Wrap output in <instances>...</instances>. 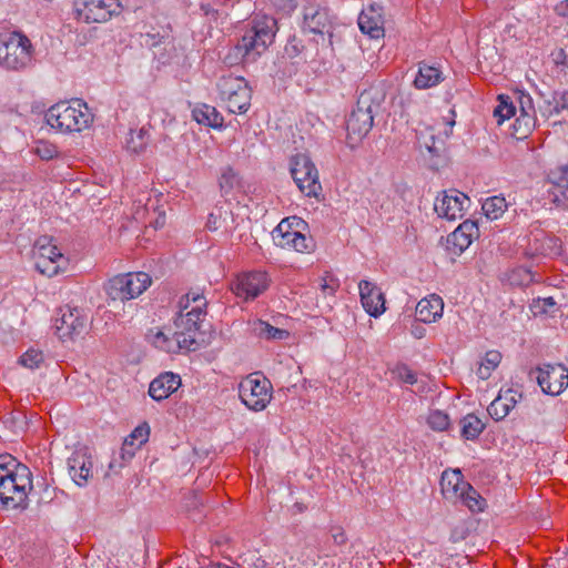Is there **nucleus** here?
I'll use <instances>...</instances> for the list:
<instances>
[{"label": "nucleus", "instance_id": "obj_1", "mask_svg": "<svg viewBox=\"0 0 568 568\" xmlns=\"http://www.w3.org/2000/svg\"><path fill=\"white\" fill-rule=\"evenodd\" d=\"M30 469L12 455H0V507L24 508L28 491L32 488Z\"/></svg>", "mask_w": 568, "mask_h": 568}, {"label": "nucleus", "instance_id": "obj_2", "mask_svg": "<svg viewBox=\"0 0 568 568\" xmlns=\"http://www.w3.org/2000/svg\"><path fill=\"white\" fill-rule=\"evenodd\" d=\"M277 22L270 16H255L236 45L226 57L230 63L254 62L274 41Z\"/></svg>", "mask_w": 568, "mask_h": 568}, {"label": "nucleus", "instance_id": "obj_3", "mask_svg": "<svg viewBox=\"0 0 568 568\" xmlns=\"http://www.w3.org/2000/svg\"><path fill=\"white\" fill-rule=\"evenodd\" d=\"M47 123L60 132H80L93 120L88 104L82 100L72 103L59 102L45 112Z\"/></svg>", "mask_w": 568, "mask_h": 568}, {"label": "nucleus", "instance_id": "obj_4", "mask_svg": "<svg viewBox=\"0 0 568 568\" xmlns=\"http://www.w3.org/2000/svg\"><path fill=\"white\" fill-rule=\"evenodd\" d=\"M180 313L174 320L176 334L192 339V351L195 349L196 334L206 315V300L200 293H187L179 302Z\"/></svg>", "mask_w": 568, "mask_h": 568}, {"label": "nucleus", "instance_id": "obj_5", "mask_svg": "<svg viewBox=\"0 0 568 568\" xmlns=\"http://www.w3.org/2000/svg\"><path fill=\"white\" fill-rule=\"evenodd\" d=\"M375 94L376 92L373 89L364 90L359 94L356 108L346 122L347 136L351 141H361L372 130L374 112L379 106V102L375 101Z\"/></svg>", "mask_w": 568, "mask_h": 568}, {"label": "nucleus", "instance_id": "obj_6", "mask_svg": "<svg viewBox=\"0 0 568 568\" xmlns=\"http://www.w3.org/2000/svg\"><path fill=\"white\" fill-rule=\"evenodd\" d=\"M32 254L36 268L42 275L53 277L68 270L69 258L62 254L51 236H40L34 242Z\"/></svg>", "mask_w": 568, "mask_h": 568}, {"label": "nucleus", "instance_id": "obj_7", "mask_svg": "<svg viewBox=\"0 0 568 568\" xmlns=\"http://www.w3.org/2000/svg\"><path fill=\"white\" fill-rule=\"evenodd\" d=\"M32 62V44L28 37L12 32L0 41V64L9 70H23Z\"/></svg>", "mask_w": 568, "mask_h": 568}, {"label": "nucleus", "instance_id": "obj_8", "mask_svg": "<svg viewBox=\"0 0 568 568\" xmlns=\"http://www.w3.org/2000/svg\"><path fill=\"white\" fill-rule=\"evenodd\" d=\"M272 384L261 373H252L239 384V396L251 410H264L272 399Z\"/></svg>", "mask_w": 568, "mask_h": 568}, {"label": "nucleus", "instance_id": "obj_9", "mask_svg": "<svg viewBox=\"0 0 568 568\" xmlns=\"http://www.w3.org/2000/svg\"><path fill=\"white\" fill-rule=\"evenodd\" d=\"M152 283L148 273L119 274L109 280L105 292L113 301H130L140 296Z\"/></svg>", "mask_w": 568, "mask_h": 568}, {"label": "nucleus", "instance_id": "obj_10", "mask_svg": "<svg viewBox=\"0 0 568 568\" xmlns=\"http://www.w3.org/2000/svg\"><path fill=\"white\" fill-rule=\"evenodd\" d=\"M122 12L118 0H74V19L84 23H104Z\"/></svg>", "mask_w": 568, "mask_h": 568}, {"label": "nucleus", "instance_id": "obj_11", "mask_svg": "<svg viewBox=\"0 0 568 568\" xmlns=\"http://www.w3.org/2000/svg\"><path fill=\"white\" fill-rule=\"evenodd\" d=\"M291 174L300 191L308 197L322 192L318 171L306 154H296L291 160Z\"/></svg>", "mask_w": 568, "mask_h": 568}, {"label": "nucleus", "instance_id": "obj_12", "mask_svg": "<svg viewBox=\"0 0 568 568\" xmlns=\"http://www.w3.org/2000/svg\"><path fill=\"white\" fill-rule=\"evenodd\" d=\"M270 286V277L263 271H250L237 274L231 282V291L244 301H253Z\"/></svg>", "mask_w": 568, "mask_h": 568}, {"label": "nucleus", "instance_id": "obj_13", "mask_svg": "<svg viewBox=\"0 0 568 568\" xmlns=\"http://www.w3.org/2000/svg\"><path fill=\"white\" fill-rule=\"evenodd\" d=\"M530 376L549 395H559L568 386V368L561 364H545L532 369Z\"/></svg>", "mask_w": 568, "mask_h": 568}, {"label": "nucleus", "instance_id": "obj_14", "mask_svg": "<svg viewBox=\"0 0 568 568\" xmlns=\"http://www.w3.org/2000/svg\"><path fill=\"white\" fill-rule=\"evenodd\" d=\"M87 327V316L77 307L65 306L59 310L54 328L62 342L73 341L80 336Z\"/></svg>", "mask_w": 568, "mask_h": 568}, {"label": "nucleus", "instance_id": "obj_15", "mask_svg": "<svg viewBox=\"0 0 568 568\" xmlns=\"http://www.w3.org/2000/svg\"><path fill=\"white\" fill-rule=\"evenodd\" d=\"M470 204V199L457 191H443L435 200L434 210L437 215L448 221H455L464 217L466 210Z\"/></svg>", "mask_w": 568, "mask_h": 568}, {"label": "nucleus", "instance_id": "obj_16", "mask_svg": "<svg viewBox=\"0 0 568 568\" xmlns=\"http://www.w3.org/2000/svg\"><path fill=\"white\" fill-rule=\"evenodd\" d=\"M332 27L328 9L315 1H308L303 8L302 29L305 32L324 36Z\"/></svg>", "mask_w": 568, "mask_h": 568}, {"label": "nucleus", "instance_id": "obj_17", "mask_svg": "<svg viewBox=\"0 0 568 568\" xmlns=\"http://www.w3.org/2000/svg\"><path fill=\"white\" fill-rule=\"evenodd\" d=\"M69 475L78 486L87 485L93 474L92 456L88 447L75 449L68 458Z\"/></svg>", "mask_w": 568, "mask_h": 568}, {"label": "nucleus", "instance_id": "obj_18", "mask_svg": "<svg viewBox=\"0 0 568 568\" xmlns=\"http://www.w3.org/2000/svg\"><path fill=\"white\" fill-rule=\"evenodd\" d=\"M528 248L532 255L555 257L561 255L562 243L560 239L542 230H538L530 234Z\"/></svg>", "mask_w": 568, "mask_h": 568}, {"label": "nucleus", "instance_id": "obj_19", "mask_svg": "<svg viewBox=\"0 0 568 568\" xmlns=\"http://www.w3.org/2000/svg\"><path fill=\"white\" fill-rule=\"evenodd\" d=\"M361 303L364 310L374 317L385 312V296L379 287L369 281H361L358 284Z\"/></svg>", "mask_w": 568, "mask_h": 568}, {"label": "nucleus", "instance_id": "obj_20", "mask_svg": "<svg viewBox=\"0 0 568 568\" xmlns=\"http://www.w3.org/2000/svg\"><path fill=\"white\" fill-rule=\"evenodd\" d=\"M384 10L379 4H371L364 9L358 17V27L363 33L373 39L384 37Z\"/></svg>", "mask_w": 568, "mask_h": 568}, {"label": "nucleus", "instance_id": "obj_21", "mask_svg": "<svg viewBox=\"0 0 568 568\" xmlns=\"http://www.w3.org/2000/svg\"><path fill=\"white\" fill-rule=\"evenodd\" d=\"M548 182L550 184L548 193L552 196L551 201L558 206L566 205L568 200V165L550 170Z\"/></svg>", "mask_w": 568, "mask_h": 568}, {"label": "nucleus", "instance_id": "obj_22", "mask_svg": "<svg viewBox=\"0 0 568 568\" xmlns=\"http://www.w3.org/2000/svg\"><path fill=\"white\" fill-rule=\"evenodd\" d=\"M181 385L179 375L166 372L153 379L149 387V395L155 400L168 398Z\"/></svg>", "mask_w": 568, "mask_h": 568}, {"label": "nucleus", "instance_id": "obj_23", "mask_svg": "<svg viewBox=\"0 0 568 568\" xmlns=\"http://www.w3.org/2000/svg\"><path fill=\"white\" fill-rule=\"evenodd\" d=\"M444 310L443 298L436 294H432L422 298L416 306V317L424 323H433L442 317Z\"/></svg>", "mask_w": 568, "mask_h": 568}, {"label": "nucleus", "instance_id": "obj_24", "mask_svg": "<svg viewBox=\"0 0 568 568\" xmlns=\"http://www.w3.org/2000/svg\"><path fill=\"white\" fill-rule=\"evenodd\" d=\"M528 102V106H525L524 100H520V114L516 118L513 124V135L521 140L528 136L531 130L535 128V110L530 104V97H525Z\"/></svg>", "mask_w": 568, "mask_h": 568}, {"label": "nucleus", "instance_id": "obj_25", "mask_svg": "<svg viewBox=\"0 0 568 568\" xmlns=\"http://www.w3.org/2000/svg\"><path fill=\"white\" fill-rule=\"evenodd\" d=\"M443 80V72L439 68L426 62H419L418 72L413 84L418 90H426L438 85Z\"/></svg>", "mask_w": 568, "mask_h": 568}, {"label": "nucleus", "instance_id": "obj_26", "mask_svg": "<svg viewBox=\"0 0 568 568\" xmlns=\"http://www.w3.org/2000/svg\"><path fill=\"white\" fill-rule=\"evenodd\" d=\"M468 483L464 480L460 470L444 471L440 478L442 493L447 499L457 500L465 491Z\"/></svg>", "mask_w": 568, "mask_h": 568}, {"label": "nucleus", "instance_id": "obj_27", "mask_svg": "<svg viewBox=\"0 0 568 568\" xmlns=\"http://www.w3.org/2000/svg\"><path fill=\"white\" fill-rule=\"evenodd\" d=\"M155 347L168 353H176L180 351H192V339L181 337L176 331L172 336L159 331L152 339Z\"/></svg>", "mask_w": 568, "mask_h": 568}, {"label": "nucleus", "instance_id": "obj_28", "mask_svg": "<svg viewBox=\"0 0 568 568\" xmlns=\"http://www.w3.org/2000/svg\"><path fill=\"white\" fill-rule=\"evenodd\" d=\"M303 221L297 220L296 217L284 219L273 231V239L276 244L283 248H291L294 243L295 236L294 233H298V230H293L292 226L295 223L296 225L301 224Z\"/></svg>", "mask_w": 568, "mask_h": 568}, {"label": "nucleus", "instance_id": "obj_29", "mask_svg": "<svg viewBox=\"0 0 568 568\" xmlns=\"http://www.w3.org/2000/svg\"><path fill=\"white\" fill-rule=\"evenodd\" d=\"M417 141L419 148L425 149L432 155H439L445 145V139L436 135L432 126H426L417 131Z\"/></svg>", "mask_w": 568, "mask_h": 568}, {"label": "nucleus", "instance_id": "obj_30", "mask_svg": "<svg viewBox=\"0 0 568 568\" xmlns=\"http://www.w3.org/2000/svg\"><path fill=\"white\" fill-rule=\"evenodd\" d=\"M192 118L202 125L211 126L214 129L223 126V116L221 113L209 104L195 106L192 110Z\"/></svg>", "mask_w": 568, "mask_h": 568}, {"label": "nucleus", "instance_id": "obj_31", "mask_svg": "<svg viewBox=\"0 0 568 568\" xmlns=\"http://www.w3.org/2000/svg\"><path fill=\"white\" fill-rule=\"evenodd\" d=\"M460 436L465 440H475L486 428V424L475 414H467L459 420Z\"/></svg>", "mask_w": 568, "mask_h": 568}, {"label": "nucleus", "instance_id": "obj_32", "mask_svg": "<svg viewBox=\"0 0 568 568\" xmlns=\"http://www.w3.org/2000/svg\"><path fill=\"white\" fill-rule=\"evenodd\" d=\"M247 87V82L241 77H222L217 82L220 97L224 101Z\"/></svg>", "mask_w": 568, "mask_h": 568}, {"label": "nucleus", "instance_id": "obj_33", "mask_svg": "<svg viewBox=\"0 0 568 568\" xmlns=\"http://www.w3.org/2000/svg\"><path fill=\"white\" fill-rule=\"evenodd\" d=\"M227 110L231 113H244L247 111L251 104V89L250 87L237 91L234 95L229 98L226 101Z\"/></svg>", "mask_w": 568, "mask_h": 568}, {"label": "nucleus", "instance_id": "obj_34", "mask_svg": "<svg viewBox=\"0 0 568 568\" xmlns=\"http://www.w3.org/2000/svg\"><path fill=\"white\" fill-rule=\"evenodd\" d=\"M487 219L494 221L503 216L507 210V202L503 196H491L485 200L481 206Z\"/></svg>", "mask_w": 568, "mask_h": 568}, {"label": "nucleus", "instance_id": "obj_35", "mask_svg": "<svg viewBox=\"0 0 568 568\" xmlns=\"http://www.w3.org/2000/svg\"><path fill=\"white\" fill-rule=\"evenodd\" d=\"M462 493L457 500H460L470 511L478 513L484 509L485 499L470 484H468L465 491Z\"/></svg>", "mask_w": 568, "mask_h": 568}, {"label": "nucleus", "instance_id": "obj_36", "mask_svg": "<svg viewBox=\"0 0 568 568\" xmlns=\"http://www.w3.org/2000/svg\"><path fill=\"white\" fill-rule=\"evenodd\" d=\"M516 115V106L508 95L500 94L498 97V104L494 110V118L500 125L505 120Z\"/></svg>", "mask_w": 568, "mask_h": 568}, {"label": "nucleus", "instance_id": "obj_37", "mask_svg": "<svg viewBox=\"0 0 568 568\" xmlns=\"http://www.w3.org/2000/svg\"><path fill=\"white\" fill-rule=\"evenodd\" d=\"M149 134L145 129H140L139 131H131L129 138L126 139V148L129 151L133 153H141L148 145Z\"/></svg>", "mask_w": 568, "mask_h": 568}, {"label": "nucleus", "instance_id": "obj_38", "mask_svg": "<svg viewBox=\"0 0 568 568\" xmlns=\"http://www.w3.org/2000/svg\"><path fill=\"white\" fill-rule=\"evenodd\" d=\"M507 403V394L498 395L488 406L487 412L495 420H501L509 414V404Z\"/></svg>", "mask_w": 568, "mask_h": 568}, {"label": "nucleus", "instance_id": "obj_39", "mask_svg": "<svg viewBox=\"0 0 568 568\" xmlns=\"http://www.w3.org/2000/svg\"><path fill=\"white\" fill-rule=\"evenodd\" d=\"M219 185L224 194H229L240 185V178L232 168L227 166L221 173Z\"/></svg>", "mask_w": 568, "mask_h": 568}, {"label": "nucleus", "instance_id": "obj_40", "mask_svg": "<svg viewBox=\"0 0 568 568\" xmlns=\"http://www.w3.org/2000/svg\"><path fill=\"white\" fill-rule=\"evenodd\" d=\"M43 362H44L43 353L36 348H29L19 358V363L29 369L39 368Z\"/></svg>", "mask_w": 568, "mask_h": 568}, {"label": "nucleus", "instance_id": "obj_41", "mask_svg": "<svg viewBox=\"0 0 568 568\" xmlns=\"http://www.w3.org/2000/svg\"><path fill=\"white\" fill-rule=\"evenodd\" d=\"M427 424L435 432H444L448 429L450 420L446 413L433 410L427 417Z\"/></svg>", "mask_w": 568, "mask_h": 568}, {"label": "nucleus", "instance_id": "obj_42", "mask_svg": "<svg viewBox=\"0 0 568 568\" xmlns=\"http://www.w3.org/2000/svg\"><path fill=\"white\" fill-rule=\"evenodd\" d=\"M549 104L552 106L551 113L568 118V91H556Z\"/></svg>", "mask_w": 568, "mask_h": 568}, {"label": "nucleus", "instance_id": "obj_43", "mask_svg": "<svg viewBox=\"0 0 568 568\" xmlns=\"http://www.w3.org/2000/svg\"><path fill=\"white\" fill-rule=\"evenodd\" d=\"M34 153L42 160H52L59 153L58 148L49 141H38L33 149Z\"/></svg>", "mask_w": 568, "mask_h": 568}, {"label": "nucleus", "instance_id": "obj_44", "mask_svg": "<svg viewBox=\"0 0 568 568\" xmlns=\"http://www.w3.org/2000/svg\"><path fill=\"white\" fill-rule=\"evenodd\" d=\"M260 334L267 339H285L290 333L286 329L277 328L266 322H260Z\"/></svg>", "mask_w": 568, "mask_h": 568}, {"label": "nucleus", "instance_id": "obj_45", "mask_svg": "<svg viewBox=\"0 0 568 568\" xmlns=\"http://www.w3.org/2000/svg\"><path fill=\"white\" fill-rule=\"evenodd\" d=\"M462 234H465L468 239L471 241L475 237H478L479 230L475 222L473 221H465L463 222L456 230H455V239H458V236H462Z\"/></svg>", "mask_w": 568, "mask_h": 568}, {"label": "nucleus", "instance_id": "obj_46", "mask_svg": "<svg viewBox=\"0 0 568 568\" xmlns=\"http://www.w3.org/2000/svg\"><path fill=\"white\" fill-rule=\"evenodd\" d=\"M320 286L324 296H334L335 292L339 287V282L333 275L326 274L322 277Z\"/></svg>", "mask_w": 568, "mask_h": 568}, {"label": "nucleus", "instance_id": "obj_47", "mask_svg": "<svg viewBox=\"0 0 568 568\" xmlns=\"http://www.w3.org/2000/svg\"><path fill=\"white\" fill-rule=\"evenodd\" d=\"M295 240L292 244L291 248L296 252H308L313 247V240L311 237H306L301 231L298 233H294Z\"/></svg>", "mask_w": 568, "mask_h": 568}, {"label": "nucleus", "instance_id": "obj_48", "mask_svg": "<svg viewBox=\"0 0 568 568\" xmlns=\"http://www.w3.org/2000/svg\"><path fill=\"white\" fill-rule=\"evenodd\" d=\"M304 44H303V41L296 37H292L290 38V40L287 41L285 48H284V51H285V54L291 58V59H294L296 57H298L303 50H304Z\"/></svg>", "mask_w": 568, "mask_h": 568}, {"label": "nucleus", "instance_id": "obj_49", "mask_svg": "<svg viewBox=\"0 0 568 568\" xmlns=\"http://www.w3.org/2000/svg\"><path fill=\"white\" fill-rule=\"evenodd\" d=\"M150 436V427L148 423H142L141 425L136 426L133 432L128 436L132 440L136 442L139 445H143L148 442Z\"/></svg>", "mask_w": 568, "mask_h": 568}, {"label": "nucleus", "instance_id": "obj_50", "mask_svg": "<svg viewBox=\"0 0 568 568\" xmlns=\"http://www.w3.org/2000/svg\"><path fill=\"white\" fill-rule=\"evenodd\" d=\"M395 373L397 377L406 384H415L417 382V375L406 365H399L396 367Z\"/></svg>", "mask_w": 568, "mask_h": 568}, {"label": "nucleus", "instance_id": "obj_51", "mask_svg": "<svg viewBox=\"0 0 568 568\" xmlns=\"http://www.w3.org/2000/svg\"><path fill=\"white\" fill-rule=\"evenodd\" d=\"M510 280H511V283H516L519 285H527L532 281V274L530 271L520 267V268L513 271Z\"/></svg>", "mask_w": 568, "mask_h": 568}, {"label": "nucleus", "instance_id": "obj_52", "mask_svg": "<svg viewBox=\"0 0 568 568\" xmlns=\"http://www.w3.org/2000/svg\"><path fill=\"white\" fill-rule=\"evenodd\" d=\"M471 240L468 239L465 234L455 239V231L448 236V243L455 246L459 252H464L470 244Z\"/></svg>", "mask_w": 568, "mask_h": 568}, {"label": "nucleus", "instance_id": "obj_53", "mask_svg": "<svg viewBox=\"0 0 568 568\" xmlns=\"http://www.w3.org/2000/svg\"><path fill=\"white\" fill-rule=\"evenodd\" d=\"M140 447H141V445H139L136 442L132 440L130 437H126L121 447L122 458H125V456L131 458L132 456H134L135 452Z\"/></svg>", "mask_w": 568, "mask_h": 568}, {"label": "nucleus", "instance_id": "obj_54", "mask_svg": "<svg viewBox=\"0 0 568 568\" xmlns=\"http://www.w3.org/2000/svg\"><path fill=\"white\" fill-rule=\"evenodd\" d=\"M501 361V354L498 351H488L481 363L489 366L488 368L495 369Z\"/></svg>", "mask_w": 568, "mask_h": 568}, {"label": "nucleus", "instance_id": "obj_55", "mask_svg": "<svg viewBox=\"0 0 568 568\" xmlns=\"http://www.w3.org/2000/svg\"><path fill=\"white\" fill-rule=\"evenodd\" d=\"M555 306V302L551 297L544 298L538 301L537 304L534 305L535 313H547L551 307Z\"/></svg>", "mask_w": 568, "mask_h": 568}, {"label": "nucleus", "instance_id": "obj_56", "mask_svg": "<svg viewBox=\"0 0 568 568\" xmlns=\"http://www.w3.org/2000/svg\"><path fill=\"white\" fill-rule=\"evenodd\" d=\"M220 215H216L214 212L213 213H210V215L207 216V221H206V229L210 230V231H216L220 229L221 226V223H220Z\"/></svg>", "mask_w": 568, "mask_h": 568}, {"label": "nucleus", "instance_id": "obj_57", "mask_svg": "<svg viewBox=\"0 0 568 568\" xmlns=\"http://www.w3.org/2000/svg\"><path fill=\"white\" fill-rule=\"evenodd\" d=\"M488 367H489V366H487L486 364L480 363V364H479V367H478V368H477V371H476L477 376H478L479 378H481V379H487V378H489V377H490V375H491V372H493L494 369L488 368Z\"/></svg>", "mask_w": 568, "mask_h": 568}, {"label": "nucleus", "instance_id": "obj_58", "mask_svg": "<svg viewBox=\"0 0 568 568\" xmlns=\"http://www.w3.org/2000/svg\"><path fill=\"white\" fill-rule=\"evenodd\" d=\"M555 12L560 17L568 16V0H562L555 7Z\"/></svg>", "mask_w": 568, "mask_h": 568}, {"label": "nucleus", "instance_id": "obj_59", "mask_svg": "<svg viewBox=\"0 0 568 568\" xmlns=\"http://www.w3.org/2000/svg\"><path fill=\"white\" fill-rule=\"evenodd\" d=\"M505 394H507V403L506 404H509V412H510L516 405L514 392L511 389H508Z\"/></svg>", "mask_w": 568, "mask_h": 568}, {"label": "nucleus", "instance_id": "obj_60", "mask_svg": "<svg viewBox=\"0 0 568 568\" xmlns=\"http://www.w3.org/2000/svg\"><path fill=\"white\" fill-rule=\"evenodd\" d=\"M333 537H334L335 542H337V544H344L346 541V537H345L344 532L336 534Z\"/></svg>", "mask_w": 568, "mask_h": 568}, {"label": "nucleus", "instance_id": "obj_61", "mask_svg": "<svg viewBox=\"0 0 568 568\" xmlns=\"http://www.w3.org/2000/svg\"><path fill=\"white\" fill-rule=\"evenodd\" d=\"M163 224H164V219L162 221L158 219L155 222V227L163 225Z\"/></svg>", "mask_w": 568, "mask_h": 568}, {"label": "nucleus", "instance_id": "obj_62", "mask_svg": "<svg viewBox=\"0 0 568 568\" xmlns=\"http://www.w3.org/2000/svg\"><path fill=\"white\" fill-rule=\"evenodd\" d=\"M296 7L294 0H290V9L293 10Z\"/></svg>", "mask_w": 568, "mask_h": 568}, {"label": "nucleus", "instance_id": "obj_63", "mask_svg": "<svg viewBox=\"0 0 568 568\" xmlns=\"http://www.w3.org/2000/svg\"><path fill=\"white\" fill-rule=\"evenodd\" d=\"M454 124H455L454 120H450V121L447 122V125L449 126L450 130L454 126Z\"/></svg>", "mask_w": 568, "mask_h": 568}, {"label": "nucleus", "instance_id": "obj_64", "mask_svg": "<svg viewBox=\"0 0 568 568\" xmlns=\"http://www.w3.org/2000/svg\"><path fill=\"white\" fill-rule=\"evenodd\" d=\"M448 136H449V132H448V131H446V132H445V138H448Z\"/></svg>", "mask_w": 568, "mask_h": 568}]
</instances>
